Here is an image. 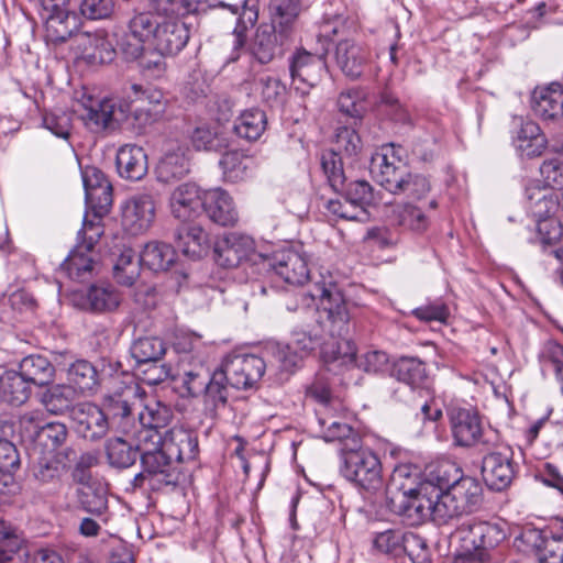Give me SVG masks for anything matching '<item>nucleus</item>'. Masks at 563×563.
Instances as JSON below:
<instances>
[{
  "mask_svg": "<svg viewBox=\"0 0 563 563\" xmlns=\"http://www.w3.org/2000/svg\"><path fill=\"white\" fill-rule=\"evenodd\" d=\"M313 300L319 299L320 331H296L289 343L302 357H306L317 346L325 363L339 362L346 365L355 357V345L347 338L350 331V309L339 287L330 283H316L308 291Z\"/></svg>",
  "mask_w": 563,
  "mask_h": 563,
  "instance_id": "obj_1",
  "label": "nucleus"
},
{
  "mask_svg": "<svg viewBox=\"0 0 563 563\" xmlns=\"http://www.w3.org/2000/svg\"><path fill=\"white\" fill-rule=\"evenodd\" d=\"M402 148L387 144L375 153L371 161V173L374 179L393 195H405L409 201L423 203L429 195V179L420 174L409 172L401 156Z\"/></svg>",
  "mask_w": 563,
  "mask_h": 563,
  "instance_id": "obj_2",
  "label": "nucleus"
},
{
  "mask_svg": "<svg viewBox=\"0 0 563 563\" xmlns=\"http://www.w3.org/2000/svg\"><path fill=\"white\" fill-rule=\"evenodd\" d=\"M418 467L399 465L393 473V482L399 485V499L390 501L394 512L407 518L412 525L420 523L427 518H432V494L429 489H422V484L417 482Z\"/></svg>",
  "mask_w": 563,
  "mask_h": 563,
  "instance_id": "obj_3",
  "label": "nucleus"
},
{
  "mask_svg": "<svg viewBox=\"0 0 563 563\" xmlns=\"http://www.w3.org/2000/svg\"><path fill=\"white\" fill-rule=\"evenodd\" d=\"M340 472L349 482L365 490H376L382 486V463L377 454L368 446L357 445L341 450Z\"/></svg>",
  "mask_w": 563,
  "mask_h": 563,
  "instance_id": "obj_4",
  "label": "nucleus"
},
{
  "mask_svg": "<svg viewBox=\"0 0 563 563\" xmlns=\"http://www.w3.org/2000/svg\"><path fill=\"white\" fill-rule=\"evenodd\" d=\"M457 536L461 558L472 563L488 562L492 551L506 538L503 528L487 521L465 522Z\"/></svg>",
  "mask_w": 563,
  "mask_h": 563,
  "instance_id": "obj_5",
  "label": "nucleus"
},
{
  "mask_svg": "<svg viewBox=\"0 0 563 563\" xmlns=\"http://www.w3.org/2000/svg\"><path fill=\"white\" fill-rule=\"evenodd\" d=\"M457 536L461 558L472 563L488 562L492 551L506 538L503 528L487 521L465 522Z\"/></svg>",
  "mask_w": 563,
  "mask_h": 563,
  "instance_id": "obj_6",
  "label": "nucleus"
},
{
  "mask_svg": "<svg viewBox=\"0 0 563 563\" xmlns=\"http://www.w3.org/2000/svg\"><path fill=\"white\" fill-rule=\"evenodd\" d=\"M446 416L451 435L456 446L472 448L481 445L483 450L492 449L494 445L493 434L484 430L482 419L475 408L451 404L446 408Z\"/></svg>",
  "mask_w": 563,
  "mask_h": 563,
  "instance_id": "obj_7",
  "label": "nucleus"
},
{
  "mask_svg": "<svg viewBox=\"0 0 563 563\" xmlns=\"http://www.w3.org/2000/svg\"><path fill=\"white\" fill-rule=\"evenodd\" d=\"M74 111L79 114L85 124L95 131L106 129L111 122H122L128 118V103L114 99L93 97L86 89L76 91Z\"/></svg>",
  "mask_w": 563,
  "mask_h": 563,
  "instance_id": "obj_8",
  "label": "nucleus"
},
{
  "mask_svg": "<svg viewBox=\"0 0 563 563\" xmlns=\"http://www.w3.org/2000/svg\"><path fill=\"white\" fill-rule=\"evenodd\" d=\"M142 471L132 481L133 488L162 490L175 487L181 478L179 465L164 450L141 455Z\"/></svg>",
  "mask_w": 563,
  "mask_h": 563,
  "instance_id": "obj_9",
  "label": "nucleus"
},
{
  "mask_svg": "<svg viewBox=\"0 0 563 563\" xmlns=\"http://www.w3.org/2000/svg\"><path fill=\"white\" fill-rule=\"evenodd\" d=\"M157 199L151 192H137L129 197L121 207V224L131 235L145 233L154 223Z\"/></svg>",
  "mask_w": 563,
  "mask_h": 563,
  "instance_id": "obj_10",
  "label": "nucleus"
},
{
  "mask_svg": "<svg viewBox=\"0 0 563 563\" xmlns=\"http://www.w3.org/2000/svg\"><path fill=\"white\" fill-rule=\"evenodd\" d=\"M70 49L76 59L90 66L111 63L115 57V48L104 30L77 32Z\"/></svg>",
  "mask_w": 563,
  "mask_h": 563,
  "instance_id": "obj_11",
  "label": "nucleus"
},
{
  "mask_svg": "<svg viewBox=\"0 0 563 563\" xmlns=\"http://www.w3.org/2000/svg\"><path fill=\"white\" fill-rule=\"evenodd\" d=\"M515 474L516 465L511 448L497 445L483 457L482 475L490 489L500 492L507 488Z\"/></svg>",
  "mask_w": 563,
  "mask_h": 563,
  "instance_id": "obj_12",
  "label": "nucleus"
},
{
  "mask_svg": "<svg viewBox=\"0 0 563 563\" xmlns=\"http://www.w3.org/2000/svg\"><path fill=\"white\" fill-rule=\"evenodd\" d=\"M333 157V154L328 155L324 161V175L331 188L358 207L365 208L372 205L375 201L372 186L365 180L346 183L342 164L335 163Z\"/></svg>",
  "mask_w": 563,
  "mask_h": 563,
  "instance_id": "obj_13",
  "label": "nucleus"
},
{
  "mask_svg": "<svg viewBox=\"0 0 563 563\" xmlns=\"http://www.w3.org/2000/svg\"><path fill=\"white\" fill-rule=\"evenodd\" d=\"M437 207L435 199H430L427 203L398 202L390 206L388 218L393 224L402 230L420 235L427 232L431 224L429 211Z\"/></svg>",
  "mask_w": 563,
  "mask_h": 563,
  "instance_id": "obj_14",
  "label": "nucleus"
},
{
  "mask_svg": "<svg viewBox=\"0 0 563 563\" xmlns=\"http://www.w3.org/2000/svg\"><path fill=\"white\" fill-rule=\"evenodd\" d=\"M229 377L230 386L246 389L256 384L265 373L266 363L255 354H238L221 367Z\"/></svg>",
  "mask_w": 563,
  "mask_h": 563,
  "instance_id": "obj_15",
  "label": "nucleus"
},
{
  "mask_svg": "<svg viewBox=\"0 0 563 563\" xmlns=\"http://www.w3.org/2000/svg\"><path fill=\"white\" fill-rule=\"evenodd\" d=\"M81 178L86 205L96 216L107 213L112 205V186L104 174L95 166H86L81 168Z\"/></svg>",
  "mask_w": 563,
  "mask_h": 563,
  "instance_id": "obj_16",
  "label": "nucleus"
},
{
  "mask_svg": "<svg viewBox=\"0 0 563 563\" xmlns=\"http://www.w3.org/2000/svg\"><path fill=\"white\" fill-rule=\"evenodd\" d=\"M511 126V143L520 156L533 158L543 153L548 141L536 122L514 117Z\"/></svg>",
  "mask_w": 563,
  "mask_h": 563,
  "instance_id": "obj_17",
  "label": "nucleus"
},
{
  "mask_svg": "<svg viewBox=\"0 0 563 563\" xmlns=\"http://www.w3.org/2000/svg\"><path fill=\"white\" fill-rule=\"evenodd\" d=\"M71 419L77 433L91 441L106 437L109 430V420L106 412L95 404L80 402L73 407Z\"/></svg>",
  "mask_w": 563,
  "mask_h": 563,
  "instance_id": "obj_18",
  "label": "nucleus"
},
{
  "mask_svg": "<svg viewBox=\"0 0 563 563\" xmlns=\"http://www.w3.org/2000/svg\"><path fill=\"white\" fill-rule=\"evenodd\" d=\"M159 23L148 12L134 15L129 22V32L121 44L126 58H139L144 52V43H154Z\"/></svg>",
  "mask_w": 563,
  "mask_h": 563,
  "instance_id": "obj_19",
  "label": "nucleus"
},
{
  "mask_svg": "<svg viewBox=\"0 0 563 563\" xmlns=\"http://www.w3.org/2000/svg\"><path fill=\"white\" fill-rule=\"evenodd\" d=\"M255 252L254 240L242 233L224 234L214 246L217 261L224 267H235L249 260Z\"/></svg>",
  "mask_w": 563,
  "mask_h": 563,
  "instance_id": "obj_20",
  "label": "nucleus"
},
{
  "mask_svg": "<svg viewBox=\"0 0 563 563\" xmlns=\"http://www.w3.org/2000/svg\"><path fill=\"white\" fill-rule=\"evenodd\" d=\"M203 205V191L195 183L178 185L169 196V210L179 221H190L199 216Z\"/></svg>",
  "mask_w": 563,
  "mask_h": 563,
  "instance_id": "obj_21",
  "label": "nucleus"
},
{
  "mask_svg": "<svg viewBox=\"0 0 563 563\" xmlns=\"http://www.w3.org/2000/svg\"><path fill=\"white\" fill-rule=\"evenodd\" d=\"M78 19L71 10L70 0H62L52 5L51 14L46 22L47 38L54 44H73V38L78 30Z\"/></svg>",
  "mask_w": 563,
  "mask_h": 563,
  "instance_id": "obj_22",
  "label": "nucleus"
},
{
  "mask_svg": "<svg viewBox=\"0 0 563 563\" xmlns=\"http://www.w3.org/2000/svg\"><path fill=\"white\" fill-rule=\"evenodd\" d=\"M202 209L212 222L221 227H233L239 221L233 198L222 188L203 191Z\"/></svg>",
  "mask_w": 563,
  "mask_h": 563,
  "instance_id": "obj_23",
  "label": "nucleus"
},
{
  "mask_svg": "<svg viewBox=\"0 0 563 563\" xmlns=\"http://www.w3.org/2000/svg\"><path fill=\"white\" fill-rule=\"evenodd\" d=\"M189 38L187 24L180 19H170L159 23L153 47L161 55L173 56L183 51Z\"/></svg>",
  "mask_w": 563,
  "mask_h": 563,
  "instance_id": "obj_24",
  "label": "nucleus"
},
{
  "mask_svg": "<svg viewBox=\"0 0 563 563\" xmlns=\"http://www.w3.org/2000/svg\"><path fill=\"white\" fill-rule=\"evenodd\" d=\"M162 450L178 465L194 461L198 454L197 435L183 427H174L164 433Z\"/></svg>",
  "mask_w": 563,
  "mask_h": 563,
  "instance_id": "obj_25",
  "label": "nucleus"
},
{
  "mask_svg": "<svg viewBox=\"0 0 563 563\" xmlns=\"http://www.w3.org/2000/svg\"><path fill=\"white\" fill-rule=\"evenodd\" d=\"M271 266L276 275L290 285H302L309 278L307 258L295 250L277 252Z\"/></svg>",
  "mask_w": 563,
  "mask_h": 563,
  "instance_id": "obj_26",
  "label": "nucleus"
},
{
  "mask_svg": "<svg viewBox=\"0 0 563 563\" xmlns=\"http://www.w3.org/2000/svg\"><path fill=\"white\" fill-rule=\"evenodd\" d=\"M21 423L33 424L36 434L35 445L37 450L55 451L62 446L68 437L67 427L60 422H48L40 426V412H26L21 418Z\"/></svg>",
  "mask_w": 563,
  "mask_h": 563,
  "instance_id": "obj_27",
  "label": "nucleus"
},
{
  "mask_svg": "<svg viewBox=\"0 0 563 563\" xmlns=\"http://www.w3.org/2000/svg\"><path fill=\"white\" fill-rule=\"evenodd\" d=\"M325 69V60L321 55H316L306 49H297L290 58V76L294 81L314 86Z\"/></svg>",
  "mask_w": 563,
  "mask_h": 563,
  "instance_id": "obj_28",
  "label": "nucleus"
},
{
  "mask_svg": "<svg viewBox=\"0 0 563 563\" xmlns=\"http://www.w3.org/2000/svg\"><path fill=\"white\" fill-rule=\"evenodd\" d=\"M187 150L181 145H172L159 159L155 173L161 183H172L187 176L190 172Z\"/></svg>",
  "mask_w": 563,
  "mask_h": 563,
  "instance_id": "obj_29",
  "label": "nucleus"
},
{
  "mask_svg": "<svg viewBox=\"0 0 563 563\" xmlns=\"http://www.w3.org/2000/svg\"><path fill=\"white\" fill-rule=\"evenodd\" d=\"M462 476H464L463 471L455 462L442 460L427 467L426 477L420 483L422 489L437 493L450 489L457 481H461Z\"/></svg>",
  "mask_w": 563,
  "mask_h": 563,
  "instance_id": "obj_30",
  "label": "nucleus"
},
{
  "mask_svg": "<svg viewBox=\"0 0 563 563\" xmlns=\"http://www.w3.org/2000/svg\"><path fill=\"white\" fill-rule=\"evenodd\" d=\"M527 209L534 219L553 216L558 210L559 197L552 188L541 186L538 180H532L526 186Z\"/></svg>",
  "mask_w": 563,
  "mask_h": 563,
  "instance_id": "obj_31",
  "label": "nucleus"
},
{
  "mask_svg": "<svg viewBox=\"0 0 563 563\" xmlns=\"http://www.w3.org/2000/svg\"><path fill=\"white\" fill-rule=\"evenodd\" d=\"M363 144L355 129L339 126L335 130L332 148L321 156V166L324 170V161L328 155L333 154V161L343 165V158L354 162L362 152Z\"/></svg>",
  "mask_w": 563,
  "mask_h": 563,
  "instance_id": "obj_32",
  "label": "nucleus"
},
{
  "mask_svg": "<svg viewBox=\"0 0 563 563\" xmlns=\"http://www.w3.org/2000/svg\"><path fill=\"white\" fill-rule=\"evenodd\" d=\"M336 65L351 78H358L368 58L367 51L351 40L338 43L334 52Z\"/></svg>",
  "mask_w": 563,
  "mask_h": 563,
  "instance_id": "obj_33",
  "label": "nucleus"
},
{
  "mask_svg": "<svg viewBox=\"0 0 563 563\" xmlns=\"http://www.w3.org/2000/svg\"><path fill=\"white\" fill-rule=\"evenodd\" d=\"M532 109L543 119H556L563 115V86L551 82L548 87L537 88L532 93Z\"/></svg>",
  "mask_w": 563,
  "mask_h": 563,
  "instance_id": "obj_34",
  "label": "nucleus"
},
{
  "mask_svg": "<svg viewBox=\"0 0 563 563\" xmlns=\"http://www.w3.org/2000/svg\"><path fill=\"white\" fill-rule=\"evenodd\" d=\"M117 168L121 177L140 180L147 173V155L141 146L123 145L117 153Z\"/></svg>",
  "mask_w": 563,
  "mask_h": 563,
  "instance_id": "obj_35",
  "label": "nucleus"
},
{
  "mask_svg": "<svg viewBox=\"0 0 563 563\" xmlns=\"http://www.w3.org/2000/svg\"><path fill=\"white\" fill-rule=\"evenodd\" d=\"M272 29L282 41H289L295 33L298 16L301 11L299 0H273Z\"/></svg>",
  "mask_w": 563,
  "mask_h": 563,
  "instance_id": "obj_36",
  "label": "nucleus"
},
{
  "mask_svg": "<svg viewBox=\"0 0 563 563\" xmlns=\"http://www.w3.org/2000/svg\"><path fill=\"white\" fill-rule=\"evenodd\" d=\"M31 459L33 476L41 484L58 483L66 471V464L58 460L53 451L37 450V446H34Z\"/></svg>",
  "mask_w": 563,
  "mask_h": 563,
  "instance_id": "obj_37",
  "label": "nucleus"
},
{
  "mask_svg": "<svg viewBox=\"0 0 563 563\" xmlns=\"http://www.w3.org/2000/svg\"><path fill=\"white\" fill-rule=\"evenodd\" d=\"M228 8L231 10L232 14L238 15L232 32L234 36L233 49L229 58L230 62H236L240 57V52L245 46L247 30L256 23L258 12L255 5L249 4V1H244L241 8L239 5H228Z\"/></svg>",
  "mask_w": 563,
  "mask_h": 563,
  "instance_id": "obj_38",
  "label": "nucleus"
},
{
  "mask_svg": "<svg viewBox=\"0 0 563 563\" xmlns=\"http://www.w3.org/2000/svg\"><path fill=\"white\" fill-rule=\"evenodd\" d=\"M314 411L320 429V437L324 441H342L354 434L352 427L342 421L341 417L338 415L340 409H330L323 406L317 407Z\"/></svg>",
  "mask_w": 563,
  "mask_h": 563,
  "instance_id": "obj_39",
  "label": "nucleus"
},
{
  "mask_svg": "<svg viewBox=\"0 0 563 563\" xmlns=\"http://www.w3.org/2000/svg\"><path fill=\"white\" fill-rule=\"evenodd\" d=\"M413 544H422V538L415 533H405L398 529L379 532L374 539V548L384 554L399 556Z\"/></svg>",
  "mask_w": 563,
  "mask_h": 563,
  "instance_id": "obj_40",
  "label": "nucleus"
},
{
  "mask_svg": "<svg viewBox=\"0 0 563 563\" xmlns=\"http://www.w3.org/2000/svg\"><path fill=\"white\" fill-rule=\"evenodd\" d=\"M176 261L175 250L167 243L151 241L140 253V263L152 272H166Z\"/></svg>",
  "mask_w": 563,
  "mask_h": 563,
  "instance_id": "obj_41",
  "label": "nucleus"
},
{
  "mask_svg": "<svg viewBox=\"0 0 563 563\" xmlns=\"http://www.w3.org/2000/svg\"><path fill=\"white\" fill-rule=\"evenodd\" d=\"M210 376L211 373L201 363L194 364L189 368L186 365L180 364L175 374L174 380L179 383L183 389V395L197 397L202 394Z\"/></svg>",
  "mask_w": 563,
  "mask_h": 563,
  "instance_id": "obj_42",
  "label": "nucleus"
},
{
  "mask_svg": "<svg viewBox=\"0 0 563 563\" xmlns=\"http://www.w3.org/2000/svg\"><path fill=\"white\" fill-rule=\"evenodd\" d=\"M267 126L266 113L258 109L252 108L243 111L234 121L233 131L240 139L247 142L257 141Z\"/></svg>",
  "mask_w": 563,
  "mask_h": 563,
  "instance_id": "obj_43",
  "label": "nucleus"
},
{
  "mask_svg": "<svg viewBox=\"0 0 563 563\" xmlns=\"http://www.w3.org/2000/svg\"><path fill=\"white\" fill-rule=\"evenodd\" d=\"M219 165L224 180L236 184L250 177L254 161L240 151H229L222 155Z\"/></svg>",
  "mask_w": 563,
  "mask_h": 563,
  "instance_id": "obj_44",
  "label": "nucleus"
},
{
  "mask_svg": "<svg viewBox=\"0 0 563 563\" xmlns=\"http://www.w3.org/2000/svg\"><path fill=\"white\" fill-rule=\"evenodd\" d=\"M229 377L222 368L214 371L203 388V405L206 410L214 413L220 408H224L228 402Z\"/></svg>",
  "mask_w": 563,
  "mask_h": 563,
  "instance_id": "obj_45",
  "label": "nucleus"
},
{
  "mask_svg": "<svg viewBox=\"0 0 563 563\" xmlns=\"http://www.w3.org/2000/svg\"><path fill=\"white\" fill-rule=\"evenodd\" d=\"M81 243H77L74 250L60 264V269L74 280L85 282L92 275L93 260Z\"/></svg>",
  "mask_w": 563,
  "mask_h": 563,
  "instance_id": "obj_46",
  "label": "nucleus"
},
{
  "mask_svg": "<svg viewBox=\"0 0 563 563\" xmlns=\"http://www.w3.org/2000/svg\"><path fill=\"white\" fill-rule=\"evenodd\" d=\"M136 386L124 385L112 394L103 398V411L106 416L112 419H128L132 410V400L136 396Z\"/></svg>",
  "mask_w": 563,
  "mask_h": 563,
  "instance_id": "obj_47",
  "label": "nucleus"
},
{
  "mask_svg": "<svg viewBox=\"0 0 563 563\" xmlns=\"http://www.w3.org/2000/svg\"><path fill=\"white\" fill-rule=\"evenodd\" d=\"M177 245L185 255L200 258L208 253L211 242L209 234L201 227L191 225L179 231Z\"/></svg>",
  "mask_w": 563,
  "mask_h": 563,
  "instance_id": "obj_48",
  "label": "nucleus"
},
{
  "mask_svg": "<svg viewBox=\"0 0 563 563\" xmlns=\"http://www.w3.org/2000/svg\"><path fill=\"white\" fill-rule=\"evenodd\" d=\"M78 500L84 510L95 516H102L108 509L107 489L96 481L81 484Z\"/></svg>",
  "mask_w": 563,
  "mask_h": 563,
  "instance_id": "obj_49",
  "label": "nucleus"
},
{
  "mask_svg": "<svg viewBox=\"0 0 563 563\" xmlns=\"http://www.w3.org/2000/svg\"><path fill=\"white\" fill-rule=\"evenodd\" d=\"M287 41H282L278 33L269 26H260L256 31L252 54L261 64L272 62L280 46Z\"/></svg>",
  "mask_w": 563,
  "mask_h": 563,
  "instance_id": "obj_50",
  "label": "nucleus"
},
{
  "mask_svg": "<svg viewBox=\"0 0 563 563\" xmlns=\"http://www.w3.org/2000/svg\"><path fill=\"white\" fill-rule=\"evenodd\" d=\"M1 388L2 400L15 406L25 402L31 394V384L20 371H1Z\"/></svg>",
  "mask_w": 563,
  "mask_h": 563,
  "instance_id": "obj_51",
  "label": "nucleus"
},
{
  "mask_svg": "<svg viewBox=\"0 0 563 563\" xmlns=\"http://www.w3.org/2000/svg\"><path fill=\"white\" fill-rule=\"evenodd\" d=\"M76 390L70 385L58 384L48 387L41 396V402L53 415H62L73 409Z\"/></svg>",
  "mask_w": 563,
  "mask_h": 563,
  "instance_id": "obj_52",
  "label": "nucleus"
},
{
  "mask_svg": "<svg viewBox=\"0 0 563 563\" xmlns=\"http://www.w3.org/2000/svg\"><path fill=\"white\" fill-rule=\"evenodd\" d=\"M122 301L121 294L113 287L91 286L86 294L84 308L92 312L115 310Z\"/></svg>",
  "mask_w": 563,
  "mask_h": 563,
  "instance_id": "obj_53",
  "label": "nucleus"
},
{
  "mask_svg": "<svg viewBox=\"0 0 563 563\" xmlns=\"http://www.w3.org/2000/svg\"><path fill=\"white\" fill-rule=\"evenodd\" d=\"M130 353L139 366L161 362L166 353V344L157 336L139 338L131 344Z\"/></svg>",
  "mask_w": 563,
  "mask_h": 563,
  "instance_id": "obj_54",
  "label": "nucleus"
},
{
  "mask_svg": "<svg viewBox=\"0 0 563 563\" xmlns=\"http://www.w3.org/2000/svg\"><path fill=\"white\" fill-rule=\"evenodd\" d=\"M465 512L474 511L482 501V485L471 476H462L450 489Z\"/></svg>",
  "mask_w": 563,
  "mask_h": 563,
  "instance_id": "obj_55",
  "label": "nucleus"
},
{
  "mask_svg": "<svg viewBox=\"0 0 563 563\" xmlns=\"http://www.w3.org/2000/svg\"><path fill=\"white\" fill-rule=\"evenodd\" d=\"M20 372L33 385H45L54 375V366L42 355H29L20 362Z\"/></svg>",
  "mask_w": 563,
  "mask_h": 563,
  "instance_id": "obj_56",
  "label": "nucleus"
},
{
  "mask_svg": "<svg viewBox=\"0 0 563 563\" xmlns=\"http://www.w3.org/2000/svg\"><path fill=\"white\" fill-rule=\"evenodd\" d=\"M67 379L76 389L81 393L92 391L99 385L97 368L86 360H77L67 371Z\"/></svg>",
  "mask_w": 563,
  "mask_h": 563,
  "instance_id": "obj_57",
  "label": "nucleus"
},
{
  "mask_svg": "<svg viewBox=\"0 0 563 563\" xmlns=\"http://www.w3.org/2000/svg\"><path fill=\"white\" fill-rule=\"evenodd\" d=\"M391 375L397 380L416 387L427 377L426 365L416 357H401L394 364Z\"/></svg>",
  "mask_w": 563,
  "mask_h": 563,
  "instance_id": "obj_58",
  "label": "nucleus"
},
{
  "mask_svg": "<svg viewBox=\"0 0 563 563\" xmlns=\"http://www.w3.org/2000/svg\"><path fill=\"white\" fill-rule=\"evenodd\" d=\"M432 494V519L439 523H445L450 519L466 514L450 490H441Z\"/></svg>",
  "mask_w": 563,
  "mask_h": 563,
  "instance_id": "obj_59",
  "label": "nucleus"
},
{
  "mask_svg": "<svg viewBox=\"0 0 563 563\" xmlns=\"http://www.w3.org/2000/svg\"><path fill=\"white\" fill-rule=\"evenodd\" d=\"M141 266L140 260H134V252L124 249L114 263L113 276L119 284L132 286L140 276Z\"/></svg>",
  "mask_w": 563,
  "mask_h": 563,
  "instance_id": "obj_60",
  "label": "nucleus"
},
{
  "mask_svg": "<svg viewBox=\"0 0 563 563\" xmlns=\"http://www.w3.org/2000/svg\"><path fill=\"white\" fill-rule=\"evenodd\" d=\"M107 455L111 465L119 468H126L133 465L140 453L133 443H128L121 438L109 442Z\"/></svg>",
  "mask_w": 563,
  "mask_h": 563,
  "instance_id": "obj_61",
  "label": "nucleus"
},
{
  "mask_svg": "<svg viewBox=\"0 0 563 563\" xmlns=\"http://www.w3.org/2000/svg\"><path fill=\"white\" fill-rule=\"evenodd\" d=\"M133 444L137 449L140 456L151 454L155 451L163 449L164 434L159 430L142 426L139 427L132 434L131 438Z\"/></svg>",
  "mask_w": 563,
  "mask_h": 563,
  "instance_id": "obj_62",
  "label": "nucleus"
},
{
  "mask_svg": "<svg viewBox=\"0 0 563 563\" xmlns=\"http://www.w3.org/2000/svg\"><path fill=\"white\" fill-rule=\"evenodd\" d=\"M148 4L156 14L174 19L185 18L198 9L191 0H148Z\"/></svg>",
  "mask_w": 563,
  "mask_h": 563,
  "instance_id": "obj_63",
  "label": "nucleus"
},
{
  "mask_svg": "<svg viewBox=\"0 0 563 563\" xmlns=\"http://www.w3.org/2000/svg\"><path fill=\"white\" fill-rule=\"evenodd\" d=\"M172 417V411L167 406L155 402L153 405H146L139 412V423L161 430L169 423Z\"/></svg>",
  "mask_w": 563,
  "mask_h": 563,
  "instance_id": "obj_64",
  "label": "nucleus"
}]
</instances>
